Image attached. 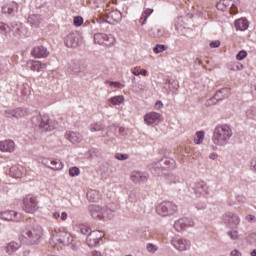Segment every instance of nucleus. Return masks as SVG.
I'll list each match as a JSON object with an SVG mask.
<instances>
[{
    "instance_id": "40",
    "label": "nucleus",
    "mask_w": 256,
    "mask_h": 256,
    "mask_svg": "<svg viewBox=\"0 0 256 256\" xmlns=\"http://www.w3.org/2000/svg\"><path fill=\"white\" fill-rule=\"evenodd\" d=\"M153 14V9L151 8H146L143 12L142 15L140 17V23L141 25H145V23H147V18L151 17V15Z\"/></svg>"
},
{
    "instance_id": "19",
    "label": "nucleus",
    "mask_w": 256,
    "mask_h": 256,
    "mask_svg": "<svg viewBox=\"0 0 256 256\" xmlns=\"http://www.w3.org/2000/svg\"><path fill=\"white\" fill-rule=\"evenodd\" d=\"M172 245L177 251H187L191 247V242L185 238L175 237L172 239Z\"/></svg>"
},
{
    "instance_id": "61",
    "label": "nucleus",
    "mask_w": 256,
    "mask_h": 256,
    "mask_svg": "<svg viewBox=\"0 0 256 256\" xmlns=\"http://www.w3.org/2000/svg\"><path fill=\"white\" fill-rule=\"evenodd\" d=\"M219 157V155L215 152L210 153L209 155V159H211L212 161H216V159Z\"/></svg>"
},
{
    "instance_id": "1",
    "label": "nucleus",
    "mask_w": 256,
    "mask_h": 256,
    "mask_svg": "<svg viewBox=\"0 0 256 256\" xmlns=\"http://www.w3.org/2000/svg\"><path fill=\"white\" fill-rule=\"evenodd\" d=\"M150 171H154L159 177H167L169 181L177 183L173 174H170L175 169V160L173 158L165 157L158 162H153L149 165Z\"/></svg>"
},
{
    "instance_id": "15",
    "label": "nucleus",
    "mask_w": 256,
    "mask_h": 256,
    "mask_svg": "<svg viewBox=\"0 0 256 256\" xmlns=\"http://www.w3.org/2000/svg\"><path fill=\"white\" fill-rule=\"evenodd\" d=\"M38 162L42 165H45V167L52 169L53 171H59L63 169V163L55 159L42 157L38 159Z\"/></svg>"
},
{
    "instance_id": "45",
    "label": "nucleus",
    "mask_w": 256,
    "mask_h": 256,
    "mask_svg": "<svg viewBox=\"0 0 256 256\" xmlns=\"http://www.w3.org/2000/svg\"><path fill=\"white\" fill-rule=\"evenodd\" d=\"M169 84V91L172 93H177V90L179 89V81L175 79H171L168 81Z\"/></svg>"
},
{
    "instance_id": "62",
    "label": "nucleus",
    "mask_w": 256,
    "mask_h": 256,
    "mask_svg": "<svg viewBox=\"0 0 256 256\" xmlns=\"http://www.w3.org/2000/svg\"><path fill=\"white\" fill-rule=\"evenodd\" d=\"M155 109H163V102H161L160 100L157 101L155 103V106H154Z\"/></svg>"
},
{
    "instance_id": "7",
    "label": "nucleus",
    "mask_w": 256,
    "mask_h": 256,
    "mask_svg": "<svg viewBox=\"0 0 256 256\" xmlns=\"http://www.w3.org/2000/svg\"><path fill=\"white\" fill-rule=\"evenodd\" d=\"M156 213H158L161 217L175 215V213H177V205H175L173 202L164 201L157 206Z\"/></svg>"
},
{
    "instance_id": "11",
    "label": "nucleus",
    "mask_w": 256,
    "mask_h": 256,
    "mask_svg": "<svg viewBox=\"0 0 256 256\" xmlns=\"http://www.w3.org/2000/svg\"><path fill=\"white\" fill-rule=\"evenodd\" d=\"M117 135H125V128L117 126H109L105 134H103L104 141L109 143L117 137Z\"/></svg>"
},
{
    "instance_id": "26",
    "label": "nucleus",
    "mask_w": 256,
    "mask_h": 256,
    "mask_svg": "<svg viewBox=\"0 0 256 256\" xmlns=\"http://www.w3.org/2000/svg\"><path fill=\"white\" fill-rule=\"evenodd\" d=\"M27 170H25V167L21 166V165H17V166H12L10 168V175L14 178V179H21V177H23L24 175H26Z\"/></svg>"
},
{
    "instance_id": "22",
    "label": "nucleus",
    "mask_w": 256,
    "mask_h": 256,
    "mask_svg": "<svg viewBox=\"0 0 256 256\" xmlns=\"http://www.w3.org/2000/svg\"><path fill=\"white\" fill-rule=\"evenodd\" d=\"M193 191H194L196 197H201L202 195H208L209 194V186H207V183H205L203 181L196 182L194 184Z\"/></svg>"
},
{
    "instance_id": "53",
    "label": "nucleus",
    "mask_w": 256,
    "mask_h": 256,
    "mask_svg": "<svg viewBox=\"0 0 256 256\" xmlns=\"http://www.w3.org/2000/svg\"><path fill=\"white\" fill-rule=\"evenodd\" d=\"M154 53H163V51H165V45H159L157 44L154 48H153Z\"/></svg>"
},
{
    "instance_id": "6",
    "label": "nucleus",
    "mask_w": 256,
    "mask_h": 256,
    "mask_svg": "<svg viewBox=\"0 0 256 256\" xmlns=\"http://www.w3.org/2000/svg\"><path fill=\"white\" fill-rule=\"evenodd\" d=\"M222 221L229 229H237L241 224V217L233 211H228L223 214Z\"/></svg>"
},
{
    "instance_id": "4",
    "label": "nucleus",
    "mask_w": 256,
    "mask_h": 256,
    "mask_svg": "<svg viewBox=\"0 0 256 256\" xmlns=\"http://www.w3.org/2000/svg\"><path fill=\"white\" fill-rule=\"evenodd\" d=\"M71 243H73V236L71 233L63 230L55 231L50 240L52 247H67V245H71Z\"/></svg>"
},
{
    "instance_id": "10",
    "label": "nucleus",
    "mask_w": 256,
    "mask_h": 256,
    "mask_svg": "<svg viewBox=\"0 0 256 256\" xmlns=\"http://www.w3.org/2000/svg\"><path fill=\"white\" fill-rule=\"evenodd\" d=\"M237 5H239V0H221L217 3L216 8L219 11H230L231 15H237L239 12Z\"/></svg>"
},
{
    "instance_id": "50",
    "label": "nucleus",
    "mask_w": 256,
    "mask_h": 256,
    "mask_svg": "<svg viewBox=\"0 0 256 256\" xmlns=\"http://www.w3.org/2000/svg\"><path fill=\"white\" fill-rule=\"evenodd\" d=\"M115 159H117L118 161H127V159H129V155L116 153L115 154Z\"/></svg>"
},
{
    "instance_id": "46",
    "label": "nucleus",
    "mask_w": 256,
    "mask_h": 256,
    "mask_svg": "<svg viewBox=\"0 0 256 256\" xmlns=\"http://www.w3.org/2000/svg\"><path fill=\"white\" fill-rule=\"evenodd\" d=\"M247 119H256V107H251L246 111Z\"/></svg>"
},
{
    "instance_id": "54",
    "label": "nucleus",
    "mask_w": 256,
    "mask_h": 256,
    "mask_svg": "<svg viewBox=\"0 0 256 256\" xmlns=\"http://www.w3.org/2000/svg\"><path fill=\"white\" fill-rule=\"evenodd\" d=\"M158 249L157 245L151 243L147 245V251H149V253H155Z\"/></svg>"
},
{
    "instance_id": "31",
    "label": "nucleus",
    "mask_w": 256,
    "mask_h": 256,
    "mask_svg": "<svg viewBox=\"0 0 256 256\" xmlns=\"http://www.w3.org/2000/svg\"><path fill=\"white\" fill-rule=\"evenodd\" d=\"M103 221L111 220L115 217V208L109 206H103L102 210Z\"/></svg>"
},
{
    "instance_id": "27",
    "label": "nucleus",
    "mask_w": 256,
    "mask_h": 256,
    "mask_svg": "<svg viewBox=\"0 0 256 256\" xmlns=\"http://www.w3.org/2000/svg\"><path fill=\"white\" fill-rule=\"evenodd\" d=\"M0 151L4 153H13L15 151V142L13 140H4L0 142Z\"/></svg>"
},
{
    "instance_id": "28",
    "label": "nucleus",
    "mask_w": 256,
    "mask_h": 256,
    "mask_svg": "<svg viewBox=\"0 0 256 256\" xmlns=\"http://www.w3.org/2000/svg\"><path fill=\"white\" fill-rule=\"evenodd\" d=\"M28 67L31 69V71H43V69H47V64L42 63L38 60H29L27 62Z\"/></svg>"
},
{
    "instance_id": "13",
    "label": "nucleus",
    "mask_w": 256,
    "mask_h": 256,
    "mask_svg": "<svg viewBox=\"0 0 256 256\" xmlns=\"http://www.w3.org/2000/svg\"><path fill=\"white\" fill-rule=\"evenodd\" d=\"M103 237H105V233H103L99 230L92 231L87 236L86 243H87L88 247H96V245H99V243L101 242Z\"/></svg>"
},
{
    "instance_id": "44",
    "label": "nucleus",
    "mask_w": 256,
    "mask_h": 256,
    "mask_svg": "<svg viewBox=\"0 0 256 256\" xmlns=\"http://www.w3.org/2000/svg\"><path fill=\"white\" fill-rule=\"evenodd\" d=\"M0 33L4 35V37H7V35L11 33V27L5 24V22H0Z\"/></svg>"
},
{
    "instance_id": "32",
    "label": "nucleus",
    "mask_w": 256,
    "mask_h": 256,
    "mask_svg": "<svg viewBox=\"0 0 256 256\" xmlns=\"http://www.w3.org/2000/svg\"><path fill=\"white\" fill-rule=\"evenodd\" d=\"M237 31H247L249 29V21L246 18H240L235 21Z\"/></svg>"
},
{
    "instance_id": "63",
    "label": "nucleus",
    "mask_w": 256,
    "mask_h": 256,
    "mask_svg": "<svg viewBox=\"0 0 256 256\" xmlns=\"http://www.w3.org/2000/svg\"><path fill=\"white\" fill-rule=\"evenodd\" d=\"M90 256H105V254H101L99 251H93L91 252Z\"/></svg>"
},
{
    "instance_id": "2",
    "label": "nucleus",
    "mask_w": 256,
    "mask_h": 256,
    "mask_svg": "<svg viewBox=\"0 0 256 256\" xmlns=\"http://www.w3.org/2000/svg\"><path fill=\"white\" fill-rule=\"evenodd\" d=\"M233 137V129L228 124H218L215 126L212 134V143L217 147H225L229 145Z\"/></svg>"
},
{
    "instance_id": "5",
    "label": "nucleus",
    "mask_w": 256,
    "mask_h": 256,
    "mask_svg": "<svg viewBox=\"0 0 256 256\" xmlns=\"http://www.w3.org/2000/svg\"><path fill=\"white\" fill-rule=\"evenodd\" d=\"M32 121L34 123H35V121H37V125H38L39 129L45 133H47L49 131H55V129L57 127V121L51 119L49 117V115H47V114L37 116V117L33 118Z\"/></svg>"
},
{
    "instance_id": "3",
    "label": "nucleus",
    "mask_w": 256,
    "mask_h": 256,
    "mask_svg": "<svg viewBox=\"0 0 256 256\" xmlns=\"http://www.w3.org/2000/svg\"><path fill=\"white\" fill-rule=\"evenodd\" d=\"M43 237V228L41 226H26L20 233V241L24 245H39Z\"/></svg>"
},
{
    "instance_id": "8",
    "label": "nucleus",
    "mask_w": 256,
    "mask_h": 256,
    "mask_svg": "<svg viewBox=\"0 0 256 256\" xmlns=\"http://www.w3.org/2000/svg\"><path fill=\"white\" fill-rule=\"evenodd\" d=\"M23 209L26 213H35L39 209V201L33 194H28L23 198Z\"/></svg>"
},
{
    "instance_id": "36",
    "label": "nucleus",
    "mask_w": 256,
    "mask_h": 256,
    "mask_svg": "<svg viewBox=\"0 0 256 256\" xmlns=\"http://www.w3.org/2000/svg\"><path fill=\"white\" fill-rule=\"evenodd\" d=\"M28 23L34 27H39V24L43 23V17L39 14H32L28 17Z\"/></svg>"
},
{
    "instance_id": "35",
    "label": "nucleus",
    "mask_w": 256,
    "mask_h": 256,
    "mask_svg": "<svg viewBox=\"0 0 256 256\" xmlns=\"http://www.w3.org/2000/svg\"><path fill=\"white\" fill-rule=\"evenodd\" d=\"M86 197L91 203H96V201H99V199H101V195L97 190H88V192L86 193Z\"/></svg>"
},
{
    "instance_id": "58",
    "label": "nucleus",
    "mask_w": 256,
    "mask_h": 256,
    "mask_svg": "<svg viewBox=\"0 0 256 256\" xmlns=\"http://www.w3.org/2000/svg\"><path fill=\"white\" fill-rule=\"evenodd\" d=\"M236 201H238V203H246V201H247V198L245 197V196H243V195H237L236 196Z\"/></svg>"
},
{
    "instance_id": "16",
    "label": "nucleus",
    "mask_w": 256,
    "mask_h": 256,
    "mask_svg": "<svg viewBox=\"0 0 256 256\" xmlns=\"http://www.w3.org/2000/svg\"><path fill=\"white\" fill-rule=\"evenodd\" d=\"M79 43H81V34H79V32L70 33L65 38V45L70 49L79 47Z\"/></svg>"
},
{
    "instance_id": "59",
    "label": "nucleus",
    "mask_w": 256,
    "mask_h": 256,
    "mask_svg": "<svg viewBox=\"0 0 256 256\" xmlns=\"http://www.w3.org/2000/svg\"><path fill=\"white\" fill-rule=\"evenodd\" d=\"M196 209H198V211H203V210L207 209V205L205 203H197Z\"/></svg>"
},
{
    "instance_id": "30",
    "label": "nucleus",
    "mask_w": 256,
    "mask_h": 256,
    "mask_svg": "<svg viewBox=\"0 0 256 256\" xmlns=\"http://www.w3.org/2000/svg\"><path fill=\"white\" fill-rule=\"evenodd\" d=\"M65 138L68 139L71 143H81L83 141V136L78 132L68 131L65 134Z\"/></svg>"
},
{
    "instance_id": "34",
    "label": "nucleus",
    "mask_w": 256,
    "mask_h": 256,
    "mask_svg": "<svg viewBox=\"0 0 256 256\" xmlns=\"http://www.w3.org/2000/svg\"><path fill=\"white\" fill-rule=\"evenodd\" d=\"M20 247L21 246L19 245V243L12 241V242H9L8 244H6L4 249L8 255H13V253H15L16 251H19Z\"/></svg>"
},
{
    "instance_id": "57",
    "label": "nucleus",
    "mask_w": 256,
    "mask_h": 256,
    "mask_svg": "<svg viewBox=\"0 0 256 256\" xmlns=\"http://www.w3.org/2000/svg\"><path fill=\"white\" fill-rule=\"evenodd\" d=\"M211 49H217L218 47H221V41L215 40L210 42Z\"/></svg>"
},
{
    "instance_id": "39",
    "label": "nucleus",
    "mask_w": 256,
    "mask_h": 256,
    "mask_svg": "<svg viewBox=\"0 0 256 256\" xmlns=\"http://www.w3.org/2000/svg\"><path fill=\"white\" fill-rule=\"evenodd\" d=\"M149 35L150 37H154L155 39H160V37L165 36V28L161 27V28H158L156 31L151 29L149 31Z\"/></svg>"
},
{
    "instance_id": "47",
    "label": "nucleus",
    "mask_w": 256,
    "mask_h": 256,
    "mask_svg": "<svg viewBox=\"0 0 256 256\" xmlns=\"http://www.w3.org/2000/svg\"><path fill=\"white\" fill-rule=\"evenodd\" d=\"M228 237L232 239V241H237L239 240V231L237 230H230L227 232Z\"/></svg>"
},
{
    "instance_id": "14",
    "label": "nucleus",
    "mask_w": 256,
    "mask_h": 256,
    "mask_svg": "<svg viewBox=\"0 0 256 256\" xmlns=\"http://www.w3.org/2000/svg\"><path fill=\"white\" fill-rule=\"evenodd\" d=\"M94 41L98 45H106L107 47H111V45L115 43V37H113V35L97 33L94 35Z\"/></svg>"
},
{
    "instance_id": "37",
    "label": "nucleus",
    "mask_w": 256,
    "mask_h": 256,
    "mask_svg": "<svg viewBox=\"0 0 256 256\" xmlns=\"http://www.w3.org/2000/svg\"><path fill=\"white\" fill-rule=\"evenodd\" d=\"M89 129L91 131V133H96L101 131L102 132V136L105 135V133H103V131H105V125L101 122H95L90 124Z\"/></svg>"
},
{
    "instance_id": "25",
    "label": "nucleus",
    "mask_w": 256,
    "mask_h": 256,
    "mask_svg": "<svg viewBox=\"0 0 256 256\" xmlns=\"http://www.w3.org/2000/svg\"><path fill=\"white\" fill-rule=\"evenodd\" d=\"M31 55L32 57H35V59H43L49 57V50L44 46H36L32 49Z\"/></svg>"
},
{
    "instance_id": "55",
    "label": "nucleus",
    "mask_w": 256,
    "mask_h": 256,
    "mask_svg": "<svg viewBox=\"0 0 256 256\" xmlns=\"http://www.w3.org/2000/svg\"><path fill=\"white\" fill-rule=\"evenodd\" d=\"M80 233H82V235H89L91 233V228H89V226H82L80 228Z\"/></svg>"
},
{
    "instance_id": "24",
    "label": "nucleus",
    "mask_w": 256,
    "mask_h": 256,
    "mask_svg": "<svg viewBox=\"0 0 256 256\" xmlns=\"http://www.w3.org/2000/svg\"><path fill=\"white\" fill-rule=\"evenodd\" d=\"M130 179L133 183H145L149 179V174L147 172L133 171Z\"/></svg>"
},
{
    "instance_id": "51",
    "label": "nucleus",
    "mask_w": 256,
    "mask_h": 256,
    "mask_svg": "<svg viewBox=\"0 0 256 256\" xmlns=\"http://www.w3.org/2000/svg\"><path fill=\"white\" fill-rule=\"evenodd\" d=\"M245 57H247V51H245V50H241V51L236 55L237 61H243V59H245Z\"/></svg>"
},
{
    "instance_id": "12",
    "label": "nucleus",
    "mask_w": 256,
    "mask_h": 256,
    "mask_svg": "<svg viewBox=\"0 0 256 256\" xmlns=\"http://www.w3.org/2000/svg\"><path fill=\"white\" fill-rule=\"evenodd\" d=\"M121 19H123V15L118 10H114L106 14V19L98 18L97 23L106 22L110 25H117V23H121Z\"/></svg>"
},
{
    "instance_id": "41",
    "label": "nucleus",
    "mask_w": 256,
    "mask_h": 256,
    "mask_svg": "<svg viewBox=\"0 0 256 256\" xmlns=\"http://www.w3.org/2000/svg\"><path fill=\"white\" fill-rule=\"evenodd\" d=\"M204 140H205V131L196 132L194 137V143H196V145H201V143H203Z\"/></svg>"
},
{
    "instance_id": "52",
    "label": "nucleus",
    "mask_w": 256,
    "mask_h": 256,
    "mask_svg": "<svg viewBox=\"0 0 256 256\" xmlns=\"http://www.w3.org/2000/svg\"><path fill=\"white\" fill-rule=\"evenodd\" d=\"M74 25L76 27H81L83 25V17L81 16L74 17Z\"/></svg>"
},
{
    "instance_id": "23",
    "label": "nucleus",
    "mask_w": 256,
    "mask_h": 256,
    "mask_svg": "<svg viewBox=\"0 0 256 256\" xmlns=\"http://www.w3.org/2000/svg\"><path fill=\"white\" fill-rule=\"evenodd\" d=\"M18 10H19V4H17V2H10L8 4H5L1 8L3 15H7V16L15 15V13H17Z\"/></svg>"
},
{
    "instance_id": "56",
    "label": "nucleus",
    "mask_w": 256,
    "mask_h": 256,
    "mask_svg": "<svg viewBox=\"0 0 256 256\" xmlns=\"http://www.w3.org/2000/svg\"><path fill=\"white\" fill-rule=\"evenodd\" d=\"M245 221L248 223H256V217L255 215L248 214L245 216Z\"/></svg>"
},
{
    "instance_id": "64",
    "label": "nucleus",
    "mask_w": 256,
    "mask_h": 256,
    "mask_svg": "<svg viewBox=\"0 0 256 256\" xmlns=\"http://www.w3.org/2000/svg\"><path fill=\"white\" fill-rule=\"evenodd\" d=\"M230 256H241V253L239 252V250H233V251L230 253Z\"/></svg>"
},
{
    "instance_id": "48",
    "label": "nucleus",
    "mask_w": 256,
    "mask_h": 256,
    "mask_svg": "<svg viewBox=\"0 0 256 256\" xmlns=\"http://www.w3.org/2000/svg\"><path fill=\"white\" fill-rule=\"evenodd\" d=\"M4 117L8 119H13L15 118V109H7L3 112Z\"/></svg>"
},
{
    "instance_id": "21",
    "label": "nucleus",
    "mask_w": 256,
    "mask_h": 256,
    "mask_svg": "<svg viewBox=\"0 0 256 256\" xmlns=\"http://www.w3.org/2000/svg\"><path fill=\"white\" fill-rule=\"evenodd\" d=\"M88 211L93 219L103 221V206L92 204L88 206Z\"/></svg>"
},
{
    "instance_id": "33",
    "label": "nucleus",
    "mask_w": 256,
    "mask_h": 256,
    "mask_svg": "<svg viewBox=\"0 0 256 256\" xmlns=\"http://www.w3.org/2000/svg\"><path fill=\"white\" fill-rule=\"evenodd\" d=\"M17 218V212L13 210L4 211L0 213V219H3L4 221H15Z\"/></svg>"
},
{
    "instance_id": "29",
    "label": "nucleus",
    "mask_w": 256,
    "mask_h": 256,
    "mask_svg": "<svg viewBox=\"0 0 256 256\" xmlns=\"http://www.w3.org/2000/svg\"><path fill=\"white\" fill-rule=\"evenodd\" d=\"M10 31L13 33L12 39H21V35H23V24L21 23H12L10 27Z\"/></svg>"
},
{
    "instance_id": "20",
    "label": "nucleus",
    "mask_w": 256,
    "mask_h": 256,
    "mask_svg": "<svg viewBox=\"0 0 256 256\" xmlns=\"http://www.w3.org/2000/svg\"><path fill=\"white\" fill-rule=\"evenodd\" d=\"M195 223L193 222V219L191 218H181L177 220L174 223V229L178 232L181 233V231H184L186 227H193Z\"/></svg>"
},
{
    "instance_id": "18",
    "label": "nucleus",
    "mask_w": 256,
    "mask_h": 256,
    "mask_svg": "<svg viewBox=\"0 0 256 256\" xmlns=\"http://www.w3.org/2000/svg\"><path fill=\"white\" fill-rule=\"evenodd\" d=\"M163 121V116L157 112H149L144 115V123L146 125H159Z\"/></svg>"
},
{
    "instance_id": "42",
    "label": "nucleus",
    "mask_w": 256,
    "mask_h": 256,
    "mask_svg": "<svg viewBox=\"0 0 256 256\" xmlns=\"http://www.w3.org/2000/svg\"><path fill=\"white\" fill-rule=\"evenodd\" d=\"M110 105H121L123 101H125V97L123 95L114 96L110 98L109 100Z\"/></svg>"
},
{
    "instance_id": "9",
    "label": "nucleus",
    "mask_w": 256,
    "mask_h": 256,
    "mask_svg": "<svg viewBox=\"0 0 256 256\" xmlns=\"http://www.w3.org/2000/svg\"><path fill=\"white\" fill-rule=\"evenodd\" d=\"M237 5H239V0H221L217 3L216 8L219 11H230L231 15H237L239 12Z\"/></svg>"
},
{
    "instance_id": "49",
    "label": "nucleus",
    "mask_w": 256,
    "mask_h": 256,
    "mask_svg": "<svg viewBox=\"0 0 256 256\" xmlns=\"http://www.w3.org/2000/svg\"><path fill=\"white\" fill-rule=\"evenodd\" d=\"M79 173H81V171L77 167H72L69 169L70 177H77L79 175Z\"/></svg>"
},
{
    "instance_id": "60",
    "label": "nucleus",
    "mask_w": 256,
    "mask_h": 256,
    "mask_svg": "<svg viewBox=\"0 0 256 256\" xmlns=\"http://www.w3.org/2000/svg\"><path fill=\"white\" fill-rule=\"evenodd\" d=\"M108 84L110 85V87H115L116 89H119V87H121V83L119 82L108 81Z\"/></svg>"
},
{
    "instance_id": "43",
    "label": "nucleus",
    "mask_w": 256,
    "mask_h": 256,
    "mask_svg": "<svg viewBox=\"0 0 256 256\" xmlns=\"http://www.w3.org/2000/svg\"><path fill=\"white\" fill-rule=\"evenodd\" d=\"M27 116V109L25 108H16L14 109V118L21 119V117Z\"/></svg>"
},
{
    "instance_id": "38",
    "label": "nucleus",
    "mask_w": 256,
    "mask_h": 256,
    "mask_svg": "<svg viewBox=\"0 0 256 256\" xmlns=\"http://www.w3.org/2000/svg\"><path fill=\"white\" fill-rule=\"evenodd\" d=\"M81 72V64L79 62H71L68 67V73L73 75Z\"/></svg>"
},
{
    "instance_id": "17",
    "label": "nucleus",
    "mask_w": 256,
    "mask_h": 256,
    "mask_svg": "<svg viewBox=\"0 0 256 256\" xmlns=\"http://www.w3.org/2000/svg\"><path fill=\"white\" fill-rule=\"evenodd\" d=\"M231 95V90L229 88H222L218 90L214 97H212L208 101V105H213L215 103H219V101H223V99H227Z\"/></svg>"
}]
</instances>
